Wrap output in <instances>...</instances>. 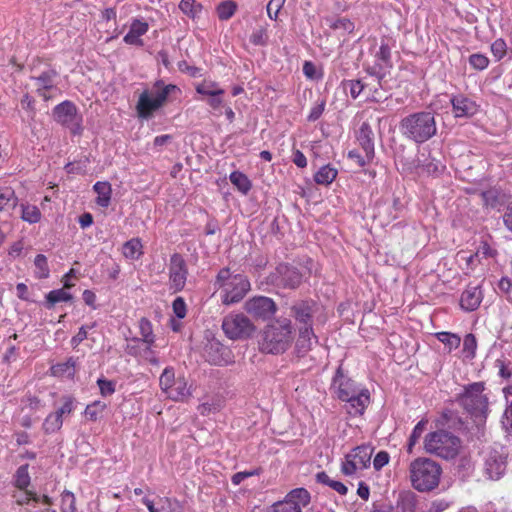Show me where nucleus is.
Wrapping results in <instances>:
<instances>
[{"label":"nucleus","mask_w":512,"mask_h":512,"mask_svg":"<svg viewBox=\"0 0 512 512\" xmlns=\"http://www.w3.org/2000/svg\"><path fill=\"white\" fill-rule=\"evenodd\" d=\"M174 314L179 318L183 319L186 316V303L182 297H177L172 304Z\"/></svg>","instance_id":"60"},{"label":"nucleus","mask_w":512,"mask_h":512,"mask_svg":"<svg viewBox=\"0 0 512 512\" xmlns=\"http://www.w3.org/2000/svg\"><path fill=\"white\" fill-rule=\"evenodd\" d=\"M76 361L70 357L65 362L57 363L51 367V374L56 377L72 378L75 375Z\"/></svg>","instance_id":"32"},{"label":"nucleus","mask_w":512,"mask_h":512,"mask_svg":"<svg viewBox=\"0 0 512 512\" xmlns=\"http://www.w3.org/2000/svg\"><path fill=\"white\" fill-rule=\"evenodd\" d=\"M409 476L412 487L419 492L436 489L442 476L441 466L429 458H417L409 465Z\"/></svg>","instance_id":"3"},{"label":"nucleus","mask_w":512,"mask_h":512,"mask_svg":"<svg viewBox=\"0 0 512 512\" xmlns=\"http://www.w3.org/2000/svg\"><path fill=\"white\" fill-rule=\"evenodd\" d=\"M501 422L503 428L512 434V402L506 407Z\"/></svg>","instance_id":"62"},{"label":"nucleus","mask_w":512,"mask_h":512,"mask_svg":"<svg viewBox=\"0 0 512 512\" xmlns=\"http://www.w3.org/2000/svg\"><path fill=\"white\" fill-rule=\"evenodd\" d=\"M152 347L153 346H147V347L138 349V355L136 357L139 356V357L147 360L151 364L158 365L159 361H158Z\"/></svg>","instance_id":"59"},{"label":"nucleus","mask_w":512,"mask_h":512,"mask_svg":"<svg viewBox=\"0 0 512 512\" xmlns=\"http://www.w3.org/2000/svg\"><path fill=\"white\" fill-rule=\"evenodd\" d=\"M68 288H60L50 291L46 294V304L48 308H52L55 304L60 302H69L73 299V296L70 292L67 291Z\"/></svg>","instance_id":"33"},{"label":"nucleus","mask_w":512,"mask_h":512,"mask_svg":"<svg viewBox=\"0 0 512 512\" xmlns=\"http://www.w3.org/2000/svg\"><path fill=\"white\" fill-rule=\"evenodd\" d=\"M294 318L297 322L305 326H312L311 319L313 314V305L308 302H301L292 307Z\"/></svg>","instance_id":"29"},{"label":"nucleus","mask_w":512,"mask_h":512,"mask_svg":"<svg viewBox=\"0 0 512 512\" xmlns=\"http://www.w3.org/2000/svg\"><path fill=\"white\" fill-rule=\"evenodd\" d=\"M450 103L453 115L456 118L472 117L479 111V105L463 94L452 95Z\"/></svg>","instance_id":"18"},{"label":"nucleus","mask_w":512,"mask_h":512,"mask_svg":"<svg viewBox=\"0 0 512 512\" xmlns=\"http://www.w3.org/2000/svg\"><path fill=\"white\" fill-rule=\"evenodd\" d=\"M92 327L93 326H91V328ZM88 329H90V327L82 326V327L79 328L78 333L75 336L72 337L71 345L74 348H76L81 342H83L87 338Z\"/></svg>","instance_id":"64"},{"label":"nucleus","mask_w":512,"mask_h":512,"mask_svg":"<svg viewBox=\"0 0 512 512\" xmlns=\"http://www.w3.org/2000/svg\"><path fill=\"white\" fill-rule=\"evenodd\" d=\"M427 422L428 421L426 419H422L413 428L412 433H411V435L408 439V443H407V452L408 453L411 454L413 452L414 446L417 444V442L419 441L423 432L426 429Z\"/></svg>","instance_id":"40"},{"label":"nucleus","mask_w":512,"mask_h":512,"mask_svg":"<svg viewBox=\"0 0 512 512\" xmlns=\"http://www.w3.org/2000/svg\"><path fill=\"white\" fill-rule=\"evenodd\" d=\"M484 383L475 382L464 387L459 395L460 405L473 417L484 420L488 414V397L484 393Z\"/></svg>","instance_id":"5"},{"label":"nucleus","mask_w":512,"mask_h":512,"mask_svg":"<svg viewBox=\"0 0 512 512\" xmlns=\"http://www.w3.org/2000/svg\"><path fill=\"white\" fill-rule=\"evenodd\" d=\"M14 484L19 490H25L30 485V475L28 472V465L20 466L14 477Z\"/></svg>","instance_id":"41"},{"label":"nucleus","mask_w":512,"mask_h":512,"mask_svg":"<svg viewBox=\"0 0 512 512\" xmlns=\"http://www.w3.org/2000/svg\"><path fill=\"white\" fill-rule=\"evenodd\" d=\"M374 447L369 444L359 445L350 450L342 460L341 472L346 476H354L371 464Z\"/></svg>","instance_id":"8"},{"label":"nucleus","mask_w":512,"mask_h":512,"mask_svg":"<svg viewBox=\"0 0 512 512\" xmlns=\"http://www.w3.org/2000/svg\"><path fill=\"white\" fill-rule=\"evenodd\" d=\"M373 138L374 134L371 126L367 122L362 123L357 133V141L365 152L367 160H372L374 157Z\"/></svg>","instance_id":"22"},{"label":"nucleus","mask_w":512,"mask_h":512,"mask_svg":"<svg viewBox=\"0 0 512 512\" xmlns=\"http://www.w3.org/2000/svg\"><path fill=\"white\" fill-rule=\"evenodd\" d=\"M187 280V268L183 257L173 254L169 264V286L174 292L181 291Z\"/></svg>","instance_id":"16"},{"label":"nucleus","mask_w":512,"mask_h":512,"mask_svg":"<svg viewBox=\"0 0 512 512\" xmlns=\"http://www.w3.org/2000/svg\"><path fill=\"white\" fill-rule=\"evenodd\" d=\"M123 256L129 260H138L143 254V245L139 238H132L122 247Z\"/></svg>","instance_id":"31"},{"label":"nucleus","mask_w":512,"mask_h":512,"mask_svg":"<svg viewBox=\"0 0 512 512\" xmlns=\"http://www.w3.org/2000/svg\"><path fill=\"white\" fill-rule=\"evenodd\" d=\"M63 420L55 412L50 413L43 422V429L46 433H54L60 430Z\"/></svg>","instance_id":"44"},{"label":"nucleus","mask_w":512,"mask_h":512,"mask_svg":"<svg viewBox=\"0 0 512 512\" xmlns=\"http://www.w3.org/2000/svg\"><path fill=\"white\" fill-rule=\"evenodd\" d=\"M34 276L37 279H46L50 275L47 257L43 254H38L34 259Z\"/></svg>","instance_id":"37"},{"label":"nucleus","mask_w":512,"mask_h":512,"mask_svg":"<svg viewBox=\"0 0 512 512\" xmlns=\"http://www.w3.org/2000/svg\"><path fill=\"white\" fill-rule=\"evenodd\" d=\"M175 92H180L176 85H166L163 81H157L150 89L140 94L136 105L138 116L146 120L152 118L154 113L165 104L168 96Z\"/></svg>","instance_id":"4"},{"label":"nucleus","mask_w":512,"mask_h":512,"mask_svg":"<svg viewBox=\"0 0 512 512\" xmlns=\"http://www.w3.org/2000/svg\"><path fill=\"white\" fill-rule=\"evenodd\" d=\"M477 348V341L473 334H467L463 341V352L466 357L473 358Z\"/></svg>","instance_id":"48"},{"label":"nucleus","mask_w":512,"mask_h":512,"mask_svg":"<svg viewBox=\"0 0 512 512\" xmlns=\"http://www.w3.org/2000/svg\"><path fill=\"white\" fill-rule=\"evenodd\" d=\"M35 85L39 92V95L45 100L49 98L47 91L53 87V81L48 74H43L35 79Z\"/></svg>","instance_id":"45"},{"label":"nucleus","mask_w":512,"mask_h":512,"mask_svg":"<svg viewBox=\"0 0 512 512\" xmlns=\"http://www.w3.org/2000/svg\"><path fill=\"white\" fill-rule=\"evenodd\" d=\"M491 52H492L494 58L496 59V61L503 59L507 53L506 42L501 38L496 39L491 44Z\"/></svg>","instance_id":"49"},{"label":"nucleus","mask_w":512,"mask_h":512,"mask_svg":"<svg viewBox=\"0 0 512 512\" xmlns=\"http://www.w3.org/2000/svg\"><path fill=\"white\" fill-rule=\"evenodd\" d=\"M74 410V399L70 396H66L63 399V404L58 408L55 413L63 420L65 415H70Z\"/></svg>","instance_id":"54"},{"label":"nucleus","mask_w":512,"mask_h":512,"mask_svg":"<svg viewBox=\"0 0 512 512\" xmlns=\"http://www.w3.org/2000/svg\"><path fill=\"white\" fill-rule=\"evenodd\" d=\"M222 329L231 340L250 338L256 331L255 325L241 313H231L224 317Z\"/></svg>","instance_id":"9"},{"label":"nucleus","mask_w":512,"mask_h":512,"mask_svg":"<svg viewBox=\"0 0 512 512\" xmlns=\"http://www.w3.org/2000/svg\"><path fill=\"white\" fill-rule=\"evenodd\" d=\"M195 90L202 96L223 95L225 92L218 82L210 79H204L203 81L197 83L195 85Z\"/></svg>","instance_id":"30"},{"label":"nucleus","mask_w":512,"mask_h":512,"mask_svg":"<svg viewBox=\"0 0 512 512\" xmlns=\"http://www.w3.org/2000/svg\"><path fill=\"white\" fill-rule=\"evenodd\" d=\"M18 198L11 187H0V211L10 214L17 206Z\"/></svg>","instance_id":"27"},{"label":"nucleus","mask_w":512,"mask_h":512,"mask_svg":"<svg viewBox=\"0 0 512 512\" xmlns=\"http://www.w3.org/2000/svg\"><path fill=\"white\" fill-rule=\"evenodd\" d=\"M286 0H270L267 5L268 17L272 20H276L278 14L283 7Z\"/></svg>","instance_id":"58"},{"label":"nucleus","mask_w":512,"mask_h":512,"mask_svg":"<svg viewBox=\"0 0 512 512\" xmlns=\"http://www.w3.org/2000/svg\"><path fill=\"white\" fill-rule=\"evenodd\" d=\"M344 85L346 89H349L353 99H356L364 89V84L360 80H348Z\"/></svg>","instance_id":"57"},{"label":"nucleus","mask_w":512,"mask_h":512,"mask_svg":"<svg viewBox=\"0 0 512 512\" xmlns=\"http://www.w3.org/2000/svg\"><path fill=\"white\" fill-rule=\"evenodd\" d=\"M53 116L58 123L69 128L74 134L80 132L82 119L72 102L64 101L58 104L53 110Z\"/></svg>","instance_id":"13"},{"label":"nucleus","mask_w":512,"mask_h":512,"mask_svg":"<svg viewBox=\"0 0 512 512\" xmlns=\"http://www.w3.org/2000/svg\"><path fill=\"white\" fill-rule=\"evenodd\" d=\"M250 290V282L240 274L234 275L227 287L224 289L222 302L225 305H231L240 302Z\"/></svg>","instance_id":"14"},{"label":"nucleus","mask_w":512,"mask_h":512,"mask_svg":"<svg viewBox=\"0 0 512 512\" xmlns=\"http://www.w3.org/2000/svg\"><path fill=\"white\" fill-rule=\"evenodd\" d=\"M373 63L368 64L366 71L381 81L392 66L391 63V45L388 40L381 39L380 45L372 50Z\"/></svg>","instance_id":"10"},{"label":"nucleus","mask_w":512,"mask_h":512,"mask_svg":"<svg viewBox=\"0 0 512 512\" xmlns=\"http://www.w3.org/2000/svg\"><path fill=\"white\" fill-rule=\"evenodd\" d=\"M309 502V492L304 488H296L291 490L284 500L274 503L270 512H302Z\"/></svg>","instance_id":"12"},{"label":"nucleus","mask_w":512,"mask_h":512,"mask_svg":"<svg viewBox=\"0 0 512 512\" xmlns=\"http://www.w3.org/2000/svg\"><path fill=\"white\" fill-rule=\"evenodd\" d=\"M234 275H231L230 270L224 268L219 271L216 279V284L225 289L227 287V282H230Z\"/></svg>","instance_id":"61"},{"label":"nucleus","mask_w":512,"mask_h":512,"mask_svg":"<svg viewBox=\"0 0 512 512\" xmlns=\"http://www.w3.org/2000/svg\"><path fill=\"white\" fill-rule=\"evenodd\" d=\"M106 409V404L101 401H95L92 404L88 405L85 409V415L91 419L96 420L98 414Z\"/></svg>","instance_id":"52"},{"label":"nucleus","mask_w":512,"mask_h":512,"mask_svg":"<svg viewBox=\"0 0 512 512\" xmlns=\"http://www.w3.org/2000/svg\"><path fill=\"white\" fill-rule=\"evenodd\" d=\"M237 9V5L233 1H224L217 7V14L220 20L230 19Z\"/></svg>","instance_id":"46"},{"label":"nucleus","mask_w":512,"mask_h":512,"mask_svg":"<svg viewBox=\"0 0 512 512\" xmlns=\"http://www.w3.org/2000/svg\"><path fill=\"white\" fill-rule=\"evenodd\" d=\"M13 498L15 499V502L18 505H26L29 504L31 501L38 502L40 500V497L37 495L36 492L32 490H19L14 493Z\"/></svg>","instance_id":"43"},{"label":"nucleus","mask_w":512,"mask_h":512,"mask_svg":"<svg viewBox=\"0 0 512 512\" xmlns=\"http://www.w3.org/2000/svg\"><path fill=\"white\" fill-rule=\"evenodd\" d=\"M280 275V284L288 288H296L302 281L301 274L293 267L288 265H280L277 268Z\"/></svg>","instance_id":"25"},{"label":"nucleus","mask_w":512,"mask_h":512,"mask_svg":"<svg viewBox=\"0 0 512 512\" xmlns=\"http://www.w3.org/2000/svg\"><path fill=\"white\" fill-rule=\"evenodd\" d=\"M143 503L146 505L149 512H182L180 503L175 499L162 498L160 499L158 503L159 506L157 508L148 498H144Z\"/></svg>","instance_id":"26"},{"label":"nucleus","mask_w":512,"mask_h":512,"mask_svg":"<svg viewBox=\"0 0 512 512\" xmlns=\"http://www.w3.org/2000/svg\"><path fill=\"white\" fill-rule=\"evenodd\" d=\"M179 9L188 17L195 19L201 13L202 5L196 0H181Z\"/></svg>","instance_id":"39"},{"label":"nucleus","mask_w":512,"mask_h":512,"mask_svg":"<svg viewBox=\"0 0 512 512\" xmlns=\"http://www.w3.org/2000/svg\"><path fill=\"white\" fill-rule=\"evenodd\" d=\"M317 341L318 339L314 334L312 326L301 327L295 343V349L298 355H305Z\"/></svg>","instance_id":"21"},{"label":"nucleus","mask_w":512,"mask_h":512,"mask_svg":"<svg viewBox=\"0 0 512 512\" xmlns=\"http://www.w3.org/2000/svg\"><path fill=\"white\" fill-rule=\"evenodd\" d=\"M350 399H346V410L351 416L362 415L370 404V392L367 388H361L352 394Z\"/></svg>","instance_id":"20"},{"label":"nucleus","mask_w":512,"mask_h":512,"mask_svg":"<svg viewBox=\"0 0 512 512\" xmlns=\"http://www.w3.org/2000/svg\"><path fill=\"white\" fill-rule=\"evenodd\" d=\"M259 469H254V470H251V471H242V472H238L236 474H234L232 476V483L234 485H239L242 481H244L246 478L248 477H251V476H254V475H258L259 474Z\"/></svg>","instance_id":"63"},{"label":"nucleus","mask_w":512,"mask_h":512,"mask_svg":"<svg viewBox=\"0 0 512 512\" xmlns=\"http://www.w3.org/2000/svg\"><path fill=\"white\" fill-rule=\"evenodd\" d=\"M424 448L428 453L444 459H452L460 449V440L444 431L433 432L426 436Z\"/></svg>","instance_id":"6"},{"label":"nucleus","mask_w":512,"mask_h":512,"mask_svg":"<svg viewBox=\"0 0 512 512\" xmlns=\"http://www.w3.org/2000/svg\"><path fill=\"white\" fill-rule=\"evenodd\" d=\"M230 182L237 187V189L243 193L247 194L251 189V182L248 177L239 171H234L229 176Z\"/></svg>","instance_id":"35"},{"label":"nucleus","mask_w":512,"mask_h":512,"mask_svg":"<svg viewBox=\"0 0 512 512\" xmlns=\"http://www.w3.org/2000/svg\"><path fill=\"white\" fill-rule=\"evenodd\" d=\"M149 30V25L147 22L134 19L130 25V29L128 33L124 36V42L129 45L141 46L143 45V41L141 37L145 35Z\"/></svg>","instance_id":"23"},{"label":"nucleus","mask_w":512,"mask_h":512,"mask_svg":"<svg viewBox=\"0 0 512 512\" xmlns=\"http://www.w3.org/2000/svg\"><path fill=\"white\" fill-rule=\"evenodd\" d=\"M390 461V455L386 451H379L373 458L372 464L376 471H380Z\"/></svg>","instance_id":"55"},{"label":"nucleus","mask_w":512,"mask_h":512,"mask_svg":"<svg viewBox=\"0 0 512 512\" xmlns=\"http://www.w3.org/2000/svg\"><path fill=\"white\" fill-rule=\"evenodd\" d=\"M399 130L406 139L422 144L436 135L437 124L431 112L420 111L402 118Z\"/></svg>","instance_id":"1"},{"label":"nucleus","mask_w":512,"mask_h":512,"mask_svg":"<svg viewBox=\"0 0 512 512\" xmlns=\"http://www.w3.org/2000/svg\"><path fill=\"white\" fill-rule=\"evenodd\" d=\"M316 477L319 483L329 486L340 495H345L348 491L347 487L342 482L332 479L325 472L318 473Z\"/></svg>","instance_id":"36"},{"label":"nucleus","mask_w":512,"mask_h":512,"mask_svg":"<svg viewBox=\"0 0 512 512\" xmlns=\"http://www.w3.org/2000/svg\"><path fill=\"white\" fill-rule=\"evenodd\" d=\"M330 27L334 30L351 33L354 30V23L347 18H338L331 23Z\"/></svg>","instance_id":"53"},{"label":"nucleus","mask_w":512,"mask_h":512,"mask_svg":"<svg viewBox=\"0 0 512 512\" xmlns=\"http://www.w3.org/2000/svg\"><path fill=\"white\" fill-rule=\"evenodd\" d=\"M469 64L476 70H484L489 65V59L484 54L475 53L469 57Z\"/></svg>","instance_id":"50"},{"label":"nucleus","mask_w":512,"mask_h":512,"mask_svg":"<svg viewBox=\"0 0 512 512\" xmlns=\"http://www.w3.org/2000/svg\"><path fill=\"white\" fill-rule=\"evenodd\" d=\"M436 338L442 342L449 351H452L459 347L461 339L457 334L450 332H438L435 334Z\"/></svg>","instance_id":"42"},{"label":"nucleus","mask_w":512,"mask_h":512,"mask_svg":"<svg viewBox=\"0 0 512 512\" xmlns=\"http://www.w3.org/2000/svg\"><path fill=\"white\" fill-rule=\"evenodd\" d=\"M294 340L292 323L289 319H277L262 332L259 346L261 351L271 354L284 353Z\"/></svg>","instance_id":"2"},{"label":"nucleus","mask_w":512,"mask_h":512,"mask_svg":"<svg viewBox=\"0 0 512 512\" xmlns=\"http://www.w3.org/2000/svg\"><path fill=\"white\" fill-rule=\"evenodd\" d=\"M61 511L75 512V496L69 491H64L61 495Z\"/></svg>","instance_id":"47"},{"label":"nucleus","mask_w":512,"mask_h":512,"mask_svg":"<svg viewBox=\"0 0 512 512\" xmlns=\"http://www.w3.org/2000/svg\"><path fill=\"white\" fill-rule=\"evenodd\" d=\"M250 41L254 45H266L268 42L267 30L265 28H259L255 30L250 37Z\"/></svg>","instance_id":"56"},{"label":"nucleus","mask_w":512,"mask_h":512,"mask_svg":"<svg viewBox=\"0 0 512 512\" xmlns=\"http://www.w3.org/2000/svg\"><path fill=\"white\" fill-rule=\"evenodd\" d=\"M140 338H132L128 341L126 351L132 356L138 355V349L153 346L155 343V336L153 334L152 324L146 318H141L138 323Z\"/></svg>","instance_id":"15"},{"label":"nucleus","mask_w":512,"mask_h":512,"mask_svg":"<svg viewBox=\"0 0 512 512\" xmlns=\"http://www.w3.org/2000/svg\"><path fill=\"white\" fill-rule=\"evenodd\" d=\"M245 310L248 314L258 319H268L276 312L274 301L265 296H257L245 303Z\"/></svg>","instance_id":"17"},{"label":"nucleus","mask_w":512,"mask_h":512,"mask_svg":"<svg viewBox=\"0 0 512 512\" xmlns=\"http://www.w3.org/2000/svg\"><path fill=\"white\" fill-rule=\"evenodd\" d=\"M483 472L490 480L500 479L506 471V454L502 448H487L482 452Z\"/></svg>","instance_id":"11"},{"label":"nucleus","mask_w":512,"mask_h":512,"mask_svg":"<svg viewBox=\"0 0 512 512\" xmlns=\"http://www.w3.org/2000/svg\"><path fill=\"white\" fill-rule=\"evenodd\" d=\"M97 385L103 397L112 395L116 390V383L105 378H99L97 380Z\"/></svg>","instance_id":"51"},{"label":"nucleus","mask_w":512,"mask_h":512,"mask_svg":"<svg viewBox=\"0 0 512 512\" xmlns=\"http://www.w3.org/2000/svg\"><path fill=\"white\" fill-rule=\"evenodd\" d=\"M161 391L173 401H184L191 396V387L183 375L176 376L173 367H166L159 378Z\"/></svg>","instance_id":"7"},{"label":"nucleus","mask_w":512,"mask_h":512,"mask_svg":"<svg viewBox=\"0 0 512 512\" xmlns=\"http://www.w3.org/2000/svg\"><path fill=\"white\" fill-rule=\"evenodd\" d=\"M483 294L480 287H468L461 295L460 305L466 311L476 310L482 302Z\"/></svg>","instance_id":"24"},{"label":"nucleus","mask_w":512,"mask_h":512,"mask_svg":"<svg viewBox=\"0 0 512 512\" xmlns=\"http://www.w3.org/2000/svg\"><path fill=\"white\" fill-rule=\"evenodd\" d=\"M21 218L23 221L34 224L40 221L41 212L39 208L31 204L21 205Z\"/></svg>","instance_id":"38"},{"label":"nucleus","mask_w":512,"mask_h":512,"mask_svg":"<svg viewBox=\"0 0 512 512\" xmlns=\"http://www.w3.org/2000/svg\"><path fill=\"white\" fill-rule=\"evenodd\" d=\"M338 171L331 165L322 166L314 175V180L319 185H329L337 177Z\"/></svg>","instance_id":"34"},{"label":"nucleus","mask_w":512,"mask_h":512,"mask_svg":"<svg viewBox=\"0 0 512 512\" xmlns=\"http://www.w3.org/2000/svg\"><path fill=\"white\" fill-rule=\"evenodd\" d=\"M94 192L97 194L96 204L100 207L107 208L111 202L112 187L106 181H98L93 186Z\"/></svg>","instance_id":"28"},{"label":"nucleus","mask_w":512,"mask_h":512,"mask_svg":"<svg viewBox=\"0 0 512 512\" xmlns=\"http://www.w3.org/2000/svg\"><path fill=\"white\" fill-rule=\"evenodd\" d=\"M361 388L353 380L343 375L340 367L337 369L336 375L333 378L332 389L340 400L345 401L349 399L348 397H352V394Z\"/></svg>","instance_id":"19"}]
</instances>
